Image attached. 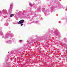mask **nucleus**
Returning a JSON list of instances; mask_svg holds the SVG:
<instances>
[{
    "label": "nucleus",
    "mask_w": 67,
    "mask_h": 67,
    "mask_svg": "<svg viewBox=\"0 0 67 67\" xmlns=\"http://www.w3.org/2000/svg\"><path fill=\"white\" fill-rule=\"evenodd\" d=\"M8 53H9V52H8Z\"/></svg>",
    "instance_id": "nucleus-4"
},
{
    "label": "nucleus",
    "mask_w": 67,
    "mask_h": 67,
    "mask_svg": "<svg viewBox=\"0 0 67 67\" xmlns=\"http://www.w3.org/2000/svg\"><path fill=\"white\" fill-rule=\"evenodd\" d=\"M20 42H22V40H20Z\"/></svg>",
    "instance_id": "nucleus-3"
},
{
    "label": "nucleus",
    "mask_w": 67,
    "mask_h": 67,
    "mask_svg": "<svg viewBox=\"0 0 67 67\" xmlns=\"http://www.w3.org/2000/svg\"><path fill=\"white\" fill-rule=\"evenodd\" d=\"M14 16V14H12L10 15V17H12V16Z\"/></svg>",
    "instance_id": "nucleus-2"
},
{
    "label": "nucleus",
    "mask_w": 67,
    "mask_h": 67,
    "mask_svg": "<svg viewBox=\"0 0 67 67\" xmlns=\"http://www.w3.org/2000/svg\"><path fill=\"white\" fill-rule=\"evenodd\" d=\"M24 22V20H21L18 23V24H20L21 26H23V23Z\"/></svg>",
    "instance_id": "nucleus-1"
}]
</instances>
